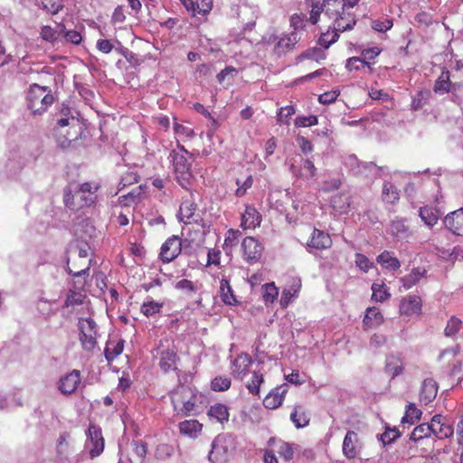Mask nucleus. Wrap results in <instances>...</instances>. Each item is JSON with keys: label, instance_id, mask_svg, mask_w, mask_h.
<instances>
[{"label": "nucleus", "instance_id": "obj_1", "mask_svg": "<svg viewBox=\"0 0 463 463\" xmlns=\"http://www.w3.org/2000/svg\"><path fill=\"white\" fill-rule=\"evenodd\" d=\"M100 184L95 181H88L75 185L69 184L63 189V203L72 212L94 207L98 201Z\"/></svg>", "mask_w": 463, "mask_h": 463}, {"label": "nucleus", "instance_id": "obj_2", "mask_svg": "<svg viewBox=\"0 0 463 463\" xmlns=\"http://www.w3.org/2000/svg\"><path fill=\"white\" fill-rule=\"evenodd\" d=\"M169 397L175 412L187 417L195 414L197 394L190 386L180 384L169 392Z\"/></svg>", "mask_w": 463, "mask_h": 463}, {"label": "nucleus", "instance_id": "obj_3", "mask_svg": "<svg viewBox=\"0 0 463 463\" xmlns=\"http://www.w3.org/2000/svg\"><path fill=\"white\" fill-rule=\"evenodd\" d=\"M91 265V259L89 257L86 249H79L77 251H72L67 260L68 272L75 277L81 278V279L74 281L75 287L79 289L84 288L86 284L85 275H89V270Z\"/></svg>", "mask_w": 463, "mask_h": 463}, {"label": "nucleus", "instance_id": "obj_4", "mask_svg": "<svg viewBox=\"0 0 463 463\" xmlns=\"http://www.w3.org/2000/svg\"><path fill=\"white\" fill-rule=\"evenodd\" d=\"M54 98L48 87L36 83L30 86L27 94V107L33 114H42L53 103Z\"/></svg>", "mask_w": 463, "mask_h": 463}, {"label": "nucleus", "instance_id": "obj_5", "mask_svg": "<svg viewBox=\"0 0 463 463\" xmlns=\"http://www.w3.org/2000/svg\"><path fill=\"white\" fill-rule=\"evenodd\" d=\"M236 449L235 438L229 433L218 435L212 444L209 459L213 463H222Z\"/></svg>", "mask_w": 463, "mask_h": 463}, {"label": "nucleus", "instance_id": "obj_6", "mask_svg": "<svg viewBox=\"0 0 463 463\" xmlns=\"http://www.w3.org/2000/svg\"><path fill=\"white\" fill-rule=\"evenodd\" d=\"M79 340L85 351H92L97 345L98 325L90 317L80 318L78 322Z\"/></svg>", "mask_w": 463, "mask_h": 463}, {"label": "nucleus", "instance_id": "obj_7", "mask_svg": "<svg viewBox=\"0 0 463 463\" xmlns=\"http://www.w3.org/2000/svg\"><path fill=\"white\" fill-rule=\"evenodd\" d=\"M433 91L439 95L451 93L453 96L452 100L456 103H459L458 95L463 94V84L451 81L449 71L443 68L441 73L434 82Z\"/></svg>", "mask_w": 463, "mask_h": 463}, {"label": "nucleus", "instance_id": "obj_8", "mask_svg": "<svg viewBox=\"0 0 463 463\" xmlns=\"http://www.w3.org/2000/svg\"><path fill=\"white\" fill-rule=\"evenodd\" d=\"M72 123L70 128H55L54 137L58 146L66 149L71 146L73 141L78 140L82 134V128L80 121L72 117Z\"/></svg>", "mask_w": 463, "mask_h": 463}, {"label": "nucleus", "instance_id": "obj_9", "mask_svg": "<svg viewBox=\"0 0 463 463\" xmlns=\"http://www.w3.org/2000/svg\"><path fill=\"white\" fill-rule=\"evenodd\" d=\"M177 218L184 224H199L203 222V218L198 213V206L192 194L183 197Z\"/></svg>", "mask_w": 463, "mask_h": 463}, {"label": "nucleus", "instance_id": "obj_10", "mask_svg": "<svg viewBox=\"0 0 463 463\" xmlns=\"http://www.w3.org/2000/svg\"><path fill=\"white\" fill-rule=\"evenodd\" d=\"M182 249V239L177 235H172L162 244L159 260L163 263H170L181 254Z\"/></svg>", "mask_w": 463, "mask_h": 463}, {"label": "nucleus", "instance_id": "obj_11", "mask_svg": "<svg viewBox=\"0 0 463 463\" xmlns=\"http://www.w3.org/2000/svg\"><path fill=\"white\" fill-rule=\"evenodd\" d=\"M332 245L333 241L330 234L317 228H314L307 241V251L311 254L328 250Z\"/></svg>", "mask_w": 463, "mask_h": 463}, {"label": "nucleus", "instance_id": "obj_12", "mask_svg": "<svg viewBox=\"0 0 463 463\" xmlns=\"http://www.w3.org/2000/svg\"><path fill=\"white\" fill-rule=\"evenodd\" d=\"M362 448L363 444L358 433L354 430H348L343 440V455L348 459H355L359 458Z\"/></svg>", "mask_w": 463, "mask_h": 463}, {"label": "nucleus", "instance_id": "obj_13", "mask_svg": "<svg viewBox=\"0 0 463 463\" xmlns=\"http://www.w3.org/2000/svg\"><path fill=\"white\" fill-rule=\"evenodd\" d=\"M243 259L248 263L257 262L262 256L263 246L254 237L249 236L243 239L241 242Z\"/></svg>", "mask_w": 463, "mask_h": 463}, {"label": "nucleus", "instance_id": "obj_14", "mask_svg": "<svg viewBox=\"0 0 463 463\" xmlns=\"http://www.w3.org/2000/svg\"><path fill=\"white\" fill-rule=\"evenodd\" d=\"M328 15H335L334 28L337 33L351 30L356 24L354 15L353 14L346 13L345 9H338V11H335L334 8L331 7V11Z\"/></svg>", "mask_w": 463, "mask_h": 463}, {"label": "nucleus", "instance_id": "obj_15", "mask_svg": "<svg viewBox=\"0 0 463 463\" xmlns=\"http://www.w3.org/2000/svg\"><path fill=\"white\" fill-rule=\"evenodd\" d=\"M422 301L417 295H408L404 297L399 306L400 314L402 316L411 317L421 314Z\"/></svg>", "mask_w": 463, "mask_h": 463}, {"label": "nucleus", "instance_id": "obj_16", "mask_svg": "<svg viewBox=\"0 0 463 463\" xmlns=\"http://www.w3.org/2000/svg\"><path fill=\"white\" fill-rule=\"evenodd\" d=\"M288 392L286 384H282L273 388L263 399V405L269 410H276L279 408Z\"/></svg>", "mask_w": 463, "mask_h": 463}, {"label": "nucleus", "instance_id": "obj_17", "mask_svg": "<svg viewBox=\"0 0 463 463\" xmlns=\"http://www.w3.org/2000/svg\"><path fill=\"white\" fill-rule=\"evenodd\" d=\"M80 382V372L74 369L60 379L58 389L62 394L70 395L75 392Z\"/></svg>", "mask_w": 463, "mask_h": 463}, {"label": "nucleus", "instance_id": "obj_18", "mask_svg": "<svg viewBox=\"0 0 463 463\" xmlns=\"http://www.w3.org/2000/svg\"><path fill=\"white\" fill-rule=\"evenodd\" d=\"M252 362L251 356L247 353L237 355L232 364V376L235 379L242 380L249 373Z\"/></svg>", "mask_w": 463, "mask_h": 463}, {"label": "nucleus", "instance_id": "obj_19", "mask_svg": "<svg viewBox=\"0 0 463 463\" xmlns=\"http://www.w3.org/2000/svg\"><path fill=\"white\" fill-rule=\"evenodd\" d=\"M302 283L300 279L292 278L288 285L283 288L279 305L281 308H287L294 298L299 295Z\"/></svg>", "mask_w": 463, "mask_h": 463}, {"label": "nucleus", "instance_id": "obj_20", "mask_svg": "<svg viewBox=\"0 0 463 463\" xmlns=\"http://www.w3.org/2000/svg\"><path fill=\"white\" fill-rule=\"evenodd\" d=\"M89 437L91 446L90 448V455L91 458H94L99 456L104 450L105 441L101 429L98 426L90 425L89 427Z\"/></svg>", "mask_w": 463, "mask_h": 463}, {"label": "nucleus", "instance_id": "obj_21", "mask_svg": "<svg viewBox=\"0 0 463 463\" xmlns=\"http://www.w3.org/2000/svg\"><path fill=\"white\" fill-rule=\"evenodd\" d=\"M299 159L303 163V165H297L296 160H294L289 166L290 172L298 178L306 180L314 178L317 175V167L314 163L311 160L304 159L301 156H299Z\"/></svg>", "mask_w": 463, "mask_h": 463}, {"label": "nucleus", "instance_id": "obj_22", "mask_svg": "<svg viewBox=\"0 0 463 463\" xmlns=\"http://www.w3.org/2000/svg\"><path fill=\"white\" fill-rule=\"evenodd\" d=\"M261 214L253 205H246L241 217V227L243 230H253L261 223Z\"/></svg>", "mask_w": 463, "mask_h": 463}, {"label": "nucleus", "instance_id": "obj_23", "mask_svg": "<svg viewBox=\"0 0 463 463\" xmlns=\"http://www.w3.org/2000/svg\"><path fill=\"white\" fill-rule=\"evenodd\" d=\"M158 365L163 372L167 373L177 369L176 363L179 356L174 348L162 349L158 352Z\"/></svg>", "mask_w": 463, "mask_h": 463}, {"label": "nucleus", "instance_id": "obj_24", "mask_svg": "<svg viewBox=\"0 0 463 463\" xmlns=\"http://www.w3.org/2000/svg\"><path fill=\"white\" fill-rule=\"evenodd\" d=\"M444 224L453 234L463 236V206L447 214Z\"/></svg>", "mask_w": 463, "mask_h": 463}, {"label": "nucleus", "instance_id": "obj_25", "mask_svg": "<svg viewBox=\"0 0 463 463\" xmlns=\"http://www.w3.org/2000/svg\"><path fill=\"white\" fill-rule=\"evenodd\" d=\"M431 434L442 439L452 436L453 428L440 415H435L430 420Z\"/></svg>", "mask_w": 463, "mask_h": 463}, {"label": "nucleus", "instance_id": "obj_26", "mask_svg": "<svg viewBox=\"0 0 463 463\" xmlns=\"http://www.w3.org/2000/svg\"><path fill=\"white\" fill-rule=\"evenodd\" d=\"M438 393V384L437 383L431 379L427 378L423 381L420 393L419 400L420 402L423 405H428L436 398Z\"/></svg>", "mask_w": 463, "mask_h": 463}, {"label": "nucleus", "instance_id": "obj_27", "mask_svg": "<svg viewBox=\"0 0 463 463\" xmlns=\"http://www.w3.org/2000/svg\"><path fill=\"white\" fill-rule=\"evenodd\" d=\"M181 2L193 16L205 15L213 8V0H181Z\"/></svg>", "mask_w": 463, "mask_h": 463}, {"label": "nucleus", "instance_id": "obj_28", "mask_svg": "<svg viewBox=\"0 0 463 463\" xmlns=\"http://www.w3.org/2000/svg\"><path fill=\"white\" fill-rule=\"evenodd\" d=\"M299 41V37L298 33L294 31L290 33L288 35L281 37L274 46V52L279 56H281L295 47V45Z\"/></svg>", "mask_w": 463, "mask_h": 463}, {"label": "nucleus", "instance_id": "obj_29", "mask_svg": "<svg viewBox=\"0 0 463 463\" xmlns=\"http://www.w3.org/2000/svg\"><path fill=\"white\" fill-rule=\"evenodd\" d=\"M384 322V317L376 307H367L365 315L363 319V326L364 330L374 328L381 326Z\"/></svg>", "mask_w": 463, "mask_h": 463}, {"label": "nucleus", "instance_id": "obj_30", "mask_svg": "<svg viewBox=\"0 0 463 463\" xmlns=\"http://www.w3.org/2000/svg\"><path fill=\"white\" fill-rule=\"evenodd\" d=\"M290 420L297 429L305 428L310 422V413L303 405H295L290 413Z\"/></svg>", "mask_w": 463, "mask_h": 463}, {"label": "nucleus", "instance_id": "obj_31", "mask_svg": "<svg viewBox=\"0 0 463 463\" xmlns=\"http://www.w3.org/2000/svg\"><path fill=\"white\" fill-rule=\"evenodd\" d=\"M426 274L427 269L425 267H416L409 274L402 277L400 282L405 289H410L417 285L421 279L425 278Z\"/></svg>", "mask_w": 463, "mask_h": 463}, {"label": "nucleus", "instance_id": "obj_32", "mask_svg": "<svg viewBox=\"0 0 463 463\" xmlns=\"http://www.w3.org/2000/svg\"><path fill=\"white\" fill-rule=\"evenodd\" d=\"M179 431L182 435L195 439L203 430V424L197 420H185L178 425Z\"/></svg>", "mask_w": 463, "mask_h": 463}, {"label": "nucleus", "instance_id": "obj_33", "mask_svg": "<svg viewBox=\"0 0 463 463\" xmlns=\"http://www.w3.org/2000/svg\"><path fill=\"white\" fill-rule=\"evenodd\" d=\"M431 91L428 89L418 90L413 96H411V110L419 111L424 107L429 105L431 99Z\"/></svg>", "mask_w": 463, "mask_h": 463}, {"label": "nucleus", "instance_id": "obj_34", "mask_svg": "<svg viewBox=\"0 0 463 463\" xmlns=\"http://www.w3.org/2000/svg\"><path fill=\"white\" fill-rule=\"evenodd\" d=\"M207 416L211 420H216L222 424L229 420V409L222 403H215L208 410Z\"/></svg>", "mask_w": 463, "mask_h": 463}, {"label": "nucleus", "instance_id": "obj_35", "mask_svg": "<svg viewBox=\"0 0 463 463\" xmlns=\"http://www.w3.org/2000/svg\"><path fill=\"white\" fill-rule=\"evenodd\" d=\"M400 189L391 182H384L382 191V200L385 203L395 204L400 200Z\"/></svg>", "mask_w": 463, "mask_h": 463}, {"label": "nucleus", "instance_id": "obj_36", "mask_svg": "<svg viewBox=\"0 0 463 463\" xmlns=\"http://www.w3.org/2000/svg\"><path fill=\"white\" fill-rule=\"evenodd\" d=\"M220 298L222 301L228 306H235L239 303L231 287L230 281L226 279H222L220 282Z\"/></svg>", "mask_w": 463, "mask_h": 463}, {"label": "nucleus", "instance_id": "obj_37", "mask_svg": "<svg viewBox=\"0 0 463 463\" xmlns=\"http://www.w3.org/2000/svg\"><path fill=\"white\" fill-rule=\"evenodd\" d=\"M125 341L122 339L118 340H109L105 347V357L108 362L115 360L124 350Z\"/></svg>", "mask_w": 463, "mask_h": 463}, {"label": "nucleus", "instance_id": "obj_38", "mask_svg": "<svg viewBox=\"0 0 463 463\" xmlns=\"http://www.w3.org/2000/svg\"><path fill=\"white\" fill-rule=\"evenodd\" d=\"M376 261L384 269L395 271L400 269V260L388 250L383 251L376 258Z\"/></svg>", "mask_w": 463, "mask_h": 463}, {"label": "nucleus", "instance_id": "obj_39", "mask_svg": "<svg viewBox=\"0 0 463 463\" xmlns=\"http://www.w3.org/2000/svg\"><path fill=\"white\" fill-rule=\"evenodd\" d=\"M169 157L171 158L175 172L184 174L190 170L191 164L184 154L173 150L170 153Z\"/></svg>", "mask_w": 463, "mask_h": 463}, {"label": "nucleus", "instance_id": "obj_40", "mask_svg": "<svg viewBox=\"0 0 463 463\" xmlns=\"http://www.w3.org/2000/svg\"><path fill=\"white\" fill-rule=\"evenodd\" d=\"M385 372L392 378L402 374L403 372V364L402 359L394 355L387 356L385 362Z\"/></svg>", "mask_w": 463, "mask_h": 463}, {"label": "nucleus", "instance_id": "obj_41", "mask_svg": "<svg viewBox=\"0 0 463 463\" xmlns=\"http://www.w3.org/2000/svg\"><path fill=\"white\" fill-rule=\"evenodd\" d=\"M421 414V411L414 403L408 404L405 407L404 415L402 419V426L408 424V427H410L416 424L420 420Z\"/></svg>", "mask_w": 463, "mask_h": 463}, {"label": "nucleus", "instance_id": "obj_42", "mask_svg": "<svg viewBox=\"0 0 463 463\" xmlns=\"http://www.w3.org/2000/svg\"><path fill=\"white\" fill-rule=\"evenodd\" d=\"M350 203V197L345 194H337L331 199L332 207L340 214L348 213Z\"/></svg>", "mask_w": 463, "mask_h": 463}, {"label": "nucleus", "instance_id": "obj_43", "mask_svg": "<svg viewBox=\"0 0 463 463\" xmlns=\"http://www.w3.org/2000/svg\"><path fill=\"white\" fill-rule=\"evenodd\" d=\"M345 67L348 71H364L369 74L373 73V68L370 66V61H365L362 57H351L347 59Z\"/></svg>", "mask_w": 463, "mask_h": 463}, {"label": "nucleus", "instance_id": "obj_44", "mask_svg": "<svg viewBox=\"0 0 463 463\" xmlns=\"http://www.w3.org/2000/svg\"><path fill=\"white\" fill-rule=\"evenodd\" d=\"M391 233L400 239L409 236L410 230L405 219H395L391 222Z\"/></svg>", "mask_w": 463, "mask_h": 463}, {"label": "nucleus", "instance_id": "obj_45", "mask_svg": "<svg viewBox=\"0 0 463 463\" xmlns=\"http://www.w3.org/2000/svg\"><path fill=\"white\" fill-rule=\"evenodd\" d=\"M264 383V375L260 371H253L246 388L252 395L260 396V385Z\"/></svg>", "mask_w": 463, "mask_h": 463}, {"label": "nucleus", "instance_id": "obj_46", "mask_svg": "<svg viewBox=\"0 0 463 463\" xmlns=\"http://www.w3.org/2000/svg\"><path fill=\"white\" fill-rule=\"evenodd\" d=\"M419 215L422 222L429 227L434 226L439 220L438 211L430 206L420 207Z\"/></svg>", "mask_w": 463, "mask_h": 463}, {"label": "nucleus", "instance_id": "obj_47", "mask_svg": "<svg viewBox=\"0 0 463 463\" xmlns=\"http://www.w3.org/2000/svg\"><path fill=\"white\" fill-rule=\"evenodd\" d=\"M372 299L376 302H384L391 298L389 288L384 282L373 283L372 285Z\"/></svg>", "mask_w": 463, "mask_h": 463}, {"label": "nucleus", "instance_id": "obj_48", "mask_svg": "<svg viewBox=\"0 0 463 463\" xmlns=\"http://www.w3.org/2000/svg\"><path fill=\"white\" fill-rule=\"evenodd\" d=\"M360 0H326V14H329L331 11V7L334 8L335 11H338V9L344 10L345 8H354Z\"/></svg>", "mask_w": 463, "mask_h": 463}, {"label": "nucleus", "instance_id": "obj_49", "mask_svg": "<svg viewBox=\"0 0 463 463\" xmlns=\"http://www.w3.org/2000/svg\"><path fill=\"white\" fill-rule=\"evenodd\" d=\"M143 194V189L141 186H137L127 194L121 195L118 198L119 203L123 206H130L132 203H136L141 200Z\"/></svg>", "mask_w": 463, "mask_h": 463}, {"label": "nucleus", "instance_id": "obj_50", "mask_svg": "<svg viewBox=\"0 0 463 463\" xmlns=\"http://www.w3.org/2000/svg\"><path fill=\"white\" fill-rule=\"evenodd\" d=\"M325 58H326V55L322 52V50L319 48L314 47V48H309V49L306 50L305 52L300 53L298 56H297L296 61H297V63L302 62L304 60H311V61H319L321 60H324Z\"/></svg>", "mask_w": 463, "mask_h": 463}, {"label": "nucleus", "instance_id": "obj_51", "mask_svg": "<svg viewBox=\"0 0 463 463\" xmlns=\"http://www.w3.org/2000/svg\"><path fill=\"white\" fill-rule=\"evenodd\" d=\"M263 289V301L268 306L274 303L279 296V288L274 282L267 283L262 286Z\"/></svg>", "mask_w": 463, "mask_h": 463}, {"label": "nucleus", "instance_id": "obj_52", "mask_svg": "<svg viewBox=\"0 0 463 463\" xmlns=\"http://www.w3.org/2000/svg\"><path fill=\"white\" fill-rule=\"evenodd\" d=\"M275 448L277 453L286 461H289L294 457V450L292 445L283 440L275 442Z\"/></svg>", "mask_w": 463, "mask_h": 463}, {"label": "nucleus", "instance_id": "obj_53", "mask_svg": "<svg viewBox=\"0 0 463 463\" xmlns=\"http://www.w3.org/2000/svg\"><path fill=\"white\" fill-rule=\"evenodd\" d=\"M431 435V427L430 423H423L416 426L410 436V439L413 441H418L422 439L423 438L430 437Z\"/></svg>", "mask_w": 463, "mask_h": 463}, {"label": "nucleus", "instance_id": "obj_54", "mask_svg": "<svg viewBox=\"0 0 463 463\" xmlns=\"http://www.w3.org/2000/svg\"><path fill=\"white\" fill-rule=\"evenodd\" d=\"M326 1L324 0L323 5H320L319 2H316L314 0H307V4L311 7L309 21L311 24H316L320 17L321 13L326 9Z\"/></svg>", "mask_w": 463, "mask_h": 463}, {"label": "nucleus", "instance_id": "obj_55", "mask_svg": "<svg viewBox=\"0 0 463 463\" xmlns=\"http://www.w3.org/2000/svg\"><path fill=\"white\" fill-rule=\"evenodd\" d=\"M240 236L241 232L239 230L229 229L225 234L223 249L231 250L235 247L239 242Z\"/></svg>", "mask_w": 463, "mask_h": 463}, {"label": "nucleus", "instance_id": "obj_56", "mask_svg": "<svg viewBox=\"0 0 463 463\" xmlns=\"http://www.w3.org/2000/svg\"><path fill=\"white\" fill-rule=\"evenodd\" d=\"M59 27H61V33L64 36L66 42L80 44L82 41V36L80 32L76 30H66V27L62 24H59Z\"/></svg>", "mask_w": 463, "mask_h": 463}, {"label": "nucleus", "instance_id": "obj_57", "mask_svg": "<svg viewBox=\"0 0 463 463\" xmlns=\"http://www.w3.org/2000/svg\"><path fill=\"white\" fill-rule=\"evenodd\" d=\"M339 38L338 33L334 29L333 31H327L323 33L319 39L318 43L324 47L325 49L329 48L333 43H335Z\"/></svg>", "mask_w": 463, "mask_h": 463}, {"label": "nucleus", "instance_id": "obj_58", "mask_svg": "<svg viewBox=\"0 0 463 463\" xmlns=\"http://www.w3.org/2000/svg\"><path fill=\"white\" fill-rule=\"evenodd\" d=\"M236 184L238 188L235 191V195L237 197H242L247 194V191L251 188L253 184V176L251 175H247L245 180H241L238 178L236 180Z\"/></svg>", "mask_w": 463, "mask_h": 463}, {"label": "nucleus", "instance_id": "obj_59", "mask_svg": "<svg viewBox=\"0 0 463 463\" xmlns=\"http://www.w3.org/2000/svg\"><path fill=\"white\" fill-rule=\"evenodd\" d=\"M60 35H61V27H59V26H58L57 30L53 29L48 25H44L42 27L41 37L44 41H47L50 43H54L59 39Z\"/></svg>", "mask_w": 463, "mask_h": 463}, {"label": "nucleus", "instance_id": "obj_60", "mask_svg": "<svg viewBox=\"0 0 463 463\" xmlns=\"http://www.w3.org/2000/svg\"><path fill=\"white\" fill-rule=\"evenodd\" d=\"M232 382L228 376H216L211 383V387L215 392H224L231 387Z\"/></svg>", "mask_w": 463, "mask_h": 463}, {"label": "nucleus", "instance_id": "obj_61", "mask_svg": "<svg viewBox=\"0 0 463 463\" xmlns=\"http://www.w3.org/2000/svg\"><path fill=\"white\" fill-rule=\"evenodd\" d=\"M85 298V295L80 291H76L73 289H70L67 298L65 299L66 307H74L83 303Z\"/></svg>", "mask_w": 463, "mask_h": 463}, {"label": "nucleus", "instance_id": "obj_62", "mask_svg": "<svg viewBox=\"0 0 463 463\" xmlns=\"http://www.w3.org/2000/svg\"><path fill=\"white\" fill-rule=\"evenodd\" d=\"M163 305L161 303H158L156 301H148L145 302L141 306V312L147 317L160 312Z\"/></svg>", "mask_w": 463, "mask_h": 463}, {"label": "nucleus", "instance_id": "obj_63", "mask_svg": "<svg viewBox=\"0 0 463 463\" xmlns=\"http://www.w3.org/2000/svg\"><path fill=\"white\" fill-rule=\"evenodd\" d=\"M461 320L456 317H451L448 323L447 326L445 327L444 333L447 336H453L455 335L461 327Z\"/></svg>", "mask_w": 463, "mask_h": 463}, {"label": "nucleus", "instance_id": "obj_64", "mask_svg": "<svg viewBox=\"0 0 463 463\" xmlns=\"http://www.w3.org/2000/svg\"><path fill=\"white\" fill-rule=\"evenodd\" d=\"M318 123V118L317 116H299L295 119V126L297 128H307L315 126Z\"/></svg>", "mask_w": 463, "mask_h": 463}]
</instances>
